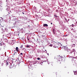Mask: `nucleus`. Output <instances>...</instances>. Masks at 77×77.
Wrapping results in <instances>:
<instances>
[{"instance_id":"1","label":"nucleus","mask_w":77,"mask_h":77,"mask_svg":"<svg viewBox=\"0 0 77 77\" xmlns=\"http://www.w3.org/2000/svg\"><path fill=\"white\" fill-rule=\"evenodd\" d=\"M6 26H4L2 27V29L3 30H5V31L8 32V29L6 28Z\"/></svg>"},{"instance_id":"2","label":"nucleus","mask_w":77,"mask_h":77,"mask_svg":"<svg viewBox=\"0 0 77 77\" xmlns=\"http://www.w3.org/2000/svg\"><path fill=\"white\" fill-rule=\"evenodd\" d=\"M4 62L5 63L4 64H5V66H8V65H9V63H10V62H8V61H6V60H4Z\"/></svg>"},{"instance_id":"3","label":"nucleus","mask_w":77,"mask_h":77,"mask_svg":"<svg viewBox=\"0 0 77 77\" xmlns=\"http://www.w3.org/2000/svg\"><path fill=\"white\" fill-rule=\"evenodd\" d=\"M63 57H62V56L60 57V55H59L58 56V59H59V60H61V59H62Z\"/></svg>"},{"instance_id":"4","label":"nucleus","mask_w":77,"mask_h":77,"mask_svg":"<svg viewBox=\"0 0 77 77\" xmlns=\"http://www.w3.org/2000/svg\"><path fill=\"white\" fill-rule=\"evenodd\" d=\"M13 66H14L12 65L11 64V65L10 66L9 68H13Z\"/></svg>"},{"instance_id":"5","label":"nucleus","mask_w":77,"mask_h":77,"mask_svg":"<svg viewBox=\"0 0 77 77\" xmlns=\"http://www.w3.org/2000/svg\"><path fill=\"white\" fill-rule=\"evenodd\" d=\"M43 26H44V27H47V26H48V25L47 24H45L43 25Z\"/></svg>"},{"instance_id":"6","label":"nucleus","mask_w":77,"mask_h":77,"mask_svg":"<svg viewBox=\"0 0 77 77\" xmlns=\"http://www.w3.org/2000/svg\"><path fill=\"white\" fill-rule=\"evenodd\" d=\"M52 31L54 35H55V32H54V29H53Z\"/></svg>"},{"instance_id":"7","label":"nucleus","mask_w":77,"mask_h":77,"mask_svg":"<svg viewBox=\"0 0 77 77\" xmlns=\"http://www.w3.org/2000/svg\"><path fill=\"white\" fill-rule=\"evenodd\" d=\"M18 48L17 47H16V50L17 51V52H18L19 51L18 50Z\"/></svg>"},{"instance_id":"8","label":"nucleus","mask_w":77,"mask_h":77,"mask_svg":"<svg viewBox=\"0 0 77 77\" xmlns=\"http://www.w3.org/2000/svg\"><path fill=\"white\" fill-rule=\"evenodd\" d=\"M0 21H3V18L2 17H0Z\"/></svg>"},{"instance_id":"9","label":"nucleus","mask_w":77,"mask_h":77,"mask_svg":"<svg viewBox=\"0 0 77 77\" xmlns=\"http://www.w3.org/2000/svg\"><path fill=\"white\" fill-rule=\"evenodd\" d=\"M68 53H69V54L71 53V51H68Z\"/></svg>"},{"instance_id":"10","label":"nucleus","mask_w":77,"mask_h":77,"mask_svg":"<svg viewBox=\"0 0 77 77\" xmlns=\"http://www.w3.org/2000/svg\"><path fill=\"white\" fill-rule=\"evenodd\" d=\"M77 74V72H76V71L75 72H74L75 75H76V74Z\"/></svg>"},{"instance_id":"11","label":"nucleus","mask_w":77,"mask_h":77,"mask_svg":"<svg viewBox=\"0 0 77 77\" xmlns=\"http://www.w3.org/2000/svg\"><path fill=\"white\" fill-rule=\"evenodd\" d=\"M26 47H27V48H30V46L29 45H26Z\"/></svg>"},{"instance_id":"12","label":"nucleus","mask_w":77,"mask_h":77,"mask_svg":"<svg viewBox=\"0 0 77 77\" xmlns=\"http://www.w3.org/2000/svg\"><path fill=\"white\" fill-rule=\"evenodd\" d=\"M54 17H56V18L58 17V16H57V15H54Z\"/></svg>"},{"instance_id":"13","label":"nucleus","mask_w":77,"mask_h":77,"mask_svg":"<svg viewBox=\"0 0 77 77\" xmlns=\"http://www.w3.org/2000/svg\"><path fill=\"white\" fill-rule=\"evenodd\" d=\"M23 45H22L21 46V47H20V48H23Z\"/></svg>"},{"instance_id":"14","label":"nucleus","mask_w":77,"mask_h":77,"mask_svg":"<svg viewBox=\"0 0 77 77\" xmlns=\"http://www.w3.org/2000/svg\"><path fill=\"white\" fill-rule=\"evenodd\" d=\"M75 51V49H73V50H72V51L73 52H74V51Z\"/></svg>"},{"instance_id":"15","label":"nucleus","mask_w":77,"mask_h":77,"mask_svg":"<svg viewBox=\"0 0 77 77\" xmlns=\"http://www.w3.org/2000/svg\"><path fill=\"white\" fill-rule=\"evenodd\" d=\"M74 25H73V24H72V27H74Z\"/></svg>"},{"instance_id":"16","label":"nucleus","mask_w":77,"mask_h":77,"mask_svg":"<svg viewBox=\"0 0 77 77\" xmlns=\"http://www.w3.org/2000/svg\"><path fill=\"white\" fill-rule=\"evenodd\" d=\"M64 20L66 21H67V19H66V18H64Z\"/></svg>"},{"instance_id":"17","label":"nucleus","mask_w":77,"mask_h":77,"mask_svg":"<svg viewBox=\"0 0 77 77\" xmlns=\"http://www.w3.org/2000/svg\"><path fill=\"white\" fill-rule=\"evenodd\" d=\"M4 64V63H2V64H1V65L2 66H3V64Z\"/></svg>"},{"instance_id":"18","label":"nucleus","mask_w":77,"mask_h":77,"mask_svg":"<svg viewBox=\"0 0 77 77\" xmlns=\"http://www.w3.org/2000/svg\"><path fill=\"white\" fill-rule=\"evenodd\" d=\"M73 46H74V47H75V44H73Z\"/></svg>"},{"instance_id":"19","label":"nucleus","mask_w":77,"mask_h":77,"mask_svg":"<svg viewBox=\"0 0 77 77\" xmlns=\"http://www.w3.org/2000/svg\"><path fill=\"white\" fill-rule=\"evenodd\" d=\"M50 47H52L53 46V45H50Z\"/></svg>"},{"instance_id":"20","label":"nucleus","mask_w":77,"mask_h":77,"mask_svg":"<svg viewBox=\"0 0 77 77\" xmlns=\"http://www.w3.org/2000/svg\"><path fill=\"white\" fill-rule=\"evenodd\" d=\"M37 59H38V60H40V58H37Z\"/></svg>"},{"instance_id":"21","label":"nucleus","mask_w":77,"mask_h":77,"mask_svg":"<svg viewBox=\"0 0 77 77\" xmlns=\"http://www.w3.org/2000/svg\"><path fill=\"white\" fill-rule=\"evenodd\" d=\"M20 54H21L22 55H23V53H21Z\"/></svg>"},{"instance_id":"22","label":"nucleus","mask_w":77,"mask_h":77,"mask_svg":"<svg viewBox=\"0 0 77 77\" xmlns=\"http://www.w3.org/2000/svg\"><path fill=\"white\" fill-rule=\"evenodd\" d=\"M28 41H29V38H28Z\"/></svg>"},{"instance_id":"23","label":"nucleus","mask_w":77,"mask_h":77,"mask_svg":"<svg viewBox=\"0 0 77 77\" xmlns=\"http://www.w3.org/2000/svg\"><path fill=\"white\" fill-rule=\"evenodd\" d=\"M22 14H24V13L23 12H22Z\"/></svg>"},{"instance_id":"24","label":"nucleus","mask_w":77,"mask_h":77,"mask_svg":"<svg viewBox=\"0 0 77 77\" xmlns=\"http://www.w3.org/2000/svg\"><path fill=\"white\" fill-rule=\"evenodd\" d=\"M68 21H69V19L68 20Z\"/></svg>"},{"instance_id":"25","label":"nucleus","mask_w":77,"mask_h":77,"mask_svg":"<svg viewBox=\"0 0 77 77\" xmlns=\"http://www.w3.org/2000/svg\"><path fill=\"white\" fill-rule=\"evenodd\" d=\"M51 24H52V23H51Z\"/></svg>"},{"instance_id":"26","label":"nucleus","mask_w":77,"mask_h":77,"mask_svg":"<svg viewBox=\"0 0 77 77\" xmlns=\"http://www.w3.org/2000/svg\"><path fill=\"white\" fill-rule=\"evenodd\" d=\"M76 23H77V22H76Z\"/></svg>"},{"instance_id":"27","label":"nucleus","mask_w":77,"mask_h":77,"mask_svg":"<svg viewBox=\"0 0 77 77\" xmlns=\"http://www.w3.org/2000/svg\"><path fill=\"white\" fill-rule=\"evenodd\" d=\"M30 26H29V27Z\"/></svg>"},{"instance_id":"28","label":"nucleus","mask_w":77,"mask_h":77,"mask_svg":"<svg viewBox=\"0 0 77 77\" xmlns=\"http://www.w3.org/2000/svg\"><path fill=\"white\" fill-rule=\"evenodd\" d=\"M22 29V30L23 29Z\"/></svg>"},{"instance_id":"29","label":"nucleus","mask_w":77,"mask_h":77,"mask_svg":"<svg viewBox=\"0 0 77 77\" xmlns=\"http://www.w3.org/2000/svg\"><path fill=\"white\" fill-rule=\"evenodd\" d=\"M0 50H1V49H0Z\"/></svg>"}]
</instances>
